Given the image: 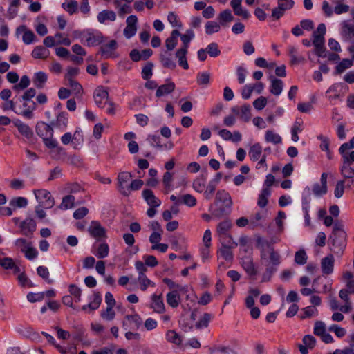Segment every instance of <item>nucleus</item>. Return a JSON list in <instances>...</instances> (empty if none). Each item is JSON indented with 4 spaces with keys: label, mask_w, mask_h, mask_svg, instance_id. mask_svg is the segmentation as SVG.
I'll use <instances>...</instances> for the list:
<instances>
[{
    "label": "nucleus",
    "mask_w": 354,
    "mask_h": 354,
    "mask_svg": "<svg viewBox=\"0 0 354 354\" xmlns=\"http://www.w3.org/2000/svg\"><path fill=\"white\" fill-rule=\"evenodd\" d=\"M109 252V248L107 243H103L99 245L97 250V257L99 259H103L108 256Z\"/></svg>",
    "instance_id": "obj_44"
},
{
    "label": "nucleus",
    "mask_w": 354,
    "mask_h": 354,
    "mask_svg": "<svg viewBox=\"0 0 354 354\" xmlns=\"http://www.w3.org/2000/svg\"><path fill=\"white\" fill-rule=\"evenodd\" d=\"M37 134L43 138H52L53 135V125L45 123L44 122H39L36 125Z\"/></svg>",
    "instance_id": "obj_5"
},
{
    "label": "nucleus",
    "mask_w": 354,
    "mask_h": 354,
    "mask_svg": "<svg viewBox=\"0 0 354 354\" xmlns=\"http://www.w3.org/2000/svg\"><path fill=\"white\" fill-rule=\"evenodd\" d=\"M303 343L308 347V348L312 349L315 346L316 344V339L310 335H306L303 337Z\"/></svg>",
    "instance_id": "obj_58"
},
{
    "label": "nucleus",
    "mask_w": 354,
    "mask_h": 354,
    "mask_svg": "<svg viewBox=\"0 0 354 354\" xmlns=\"http://www.w3.org/2000/svg\"><path fill=\"white\" fill-rule=\"evenodd\" d=\"M62 8L66 10L70 15H73L77 10L78 4L77 1L71 0L68 3H64L62 5Z\"/></svg>",
    "instance_id": "obj_41"
},
{
    "label": "nucleus",
    "mask_w": 354,
    "mask_h": 354,
    "mask_svg": "<svg viewBox=\"0 0 354 354\" xmlns=\"http://www.w3.org/2000/svg\"><path fill=\"white\" fill-rule=\"evenodd\" d=\"M267 102V98L266 97L261 96L253 102V106L257 110L260 111L266 107Z\"/></svg>",
    "instance_id": "obj_51"
},
{
    "label": "nucleus",
    "mask_w": 354,
    "mask_h": 354,
    "mask_svg": "<svg viewBox=\"0 0 354 354\" xmlns=\"http://www.w3.org/2000/svg\"><path fill=\"white\" fill-rule=\"evenodd\" d=\"M142 196L147 202L148 205L152 207H157L160 205L161 201L157 198L152 190L149 189H144L142 191Z\"/></svg>",
    "instance_id": "obj_12"
},
{
    "label": "nucleus",
    "mask_w": 354,
    "mask_h": 354,
    "mask_svg": "<svg viewBox=\"0 0 354 354\" xmlns=\"http://www.w3.org/2000/svg\"><path fill=\"white\" fill-rule=\"evenodd\" d=\"M15 263L13 259L11 257L0 258V266L4 270H11Z\"/></svg>",
    "instance_id": "obj_50"
},
{
    "label": "nucleus",
    "mask_w": 354,
    "mask_h": 354,
    "mask_svg": "<svg viewBox=\"0 0 354 354\" xmlns=\"http://www.w3.org/2000/svg\"><path fill=\"white\" fill-rule=\"evenodd\" d=\"M262 153V147L259 143H255L251 146L249 151V156L250 159L253 161H257L260 158Z\"/></svg>",
    "instance_id": "obj_25"
},
{
    "label": "nucleus",
    "mask_w": 354,
    "mask_h": 354,
    "mask_svg": "<svg viewBox=\"0 0 354 354\" xmlns=\"http://www.w3.org/2000/svg\"><path fill=\"white\" fill-rule=\"evenodd\" d=\"M103 37L101 33L98 35H93V33H88V37L86 39L87 46H94L98 44H100L103 41Z\"/></svg>",
    "instance_id": "obj_31"
},
{
    "label": "nucleus",
    "mask_w": 354,
    "mask_h": 354,
    "mask_svg": "<svg viewBox=\"0 0 354 354\" xmlns=\"http://www.w3.org/2000/svg\"><path fill=\"white\" fill-rule=\"evenodd\" d=\"M218 202H221L223 204L226 205V212L227 211V209L231 208L232 205L231 196L225 190H218L216 192L215 197V204L217 205Z\"/></svg>",
    "instance_id": "obj_11"
},
{
    "label": "nucleus",
    "mask_w": 354,
    "mask_h": 354,
    "mask_svg": "<svg viewBox=\"0 0 354 354\" xmlns=\"http://www.w3.org/2000/svg\"><path fill=\"white\" fill-rule=\"evenodd\" d=\"M47 81V75L45 73L39 71L35 75L34 84L38 88H42Z\"/></svg>",
    "instance_id": "obj_33"
},
{
    "label": "nucleus",
    "mask_w": 354,
    "mask_h": 354,
    "mask_svg": "<svg viewBox=\"0 0 354 354\" xmlns=\"http://www.w3.org/2000/svg\"><path fill=\"white\" fill-rule=\"evenodd\" d=\"M153 303L151 307L158 313H162L165 311V304L162 298V295H153L152 296Z\"/></svg>",
    "instance_id": "obj_17"
},
{
    "label": "nucleus",
    "mask_w": 354,
    "mask_h": 354,
    "mask_svg": "<svg viewBox=\"0 0 354 354\" xmlns=\"http://www.w3.org/2000/svg\"><path fill=\"white\" fill-rule=\"evenodd\" d=\"M95 102L99 107H102L103 101L107 100L109 97V93L104 86H97L93 95Z\"/></svg>",
    "instance_id": "obj_10"
},
{
    "label": "nucleus",
    "mask_w": 354,
    "mask_h": 354,
    "mask_svg": "<svg viewBox=\"0 0 354 354\" xmlns=\"http://www.w3.org/2000/svg\"><path fill=\"white\" fill-rule=\"evenodd\" d=\"M180 301V297L177 290H174L167 293V302L172 308L178 306Z\"/></svg>",
    "instance_id": "obj_21"
},
{
    "label": "nucleus",
    "mask_w": 354,
    "mask_h": 354,
    "mask_svg": "<svg viewBox=\"0 0 354 354\" xmlns=\"http://www.w3.org/2000/svg\"><path fill=\"white\" fill-rule=\"evenodd\" d=\"M113 307L114 306H107L106 311L101 313L102 317L109 321L113 319L115 315V313L113 310Z\"/></svg>",
    "instance_id": "obj_59"
},
{
    "label": "nucleus",
    "mask_w": 354,
    "mask_h": 354,
    "mask_svg": "<svg viewBox=\"0 0 354 354\" xmlns=\"http://www.w3.org/2000/svg\"><path fill=\"white\" fill-rule=\"evenodd\" d=\"M37 200L39 201V207L44 209H50L55 205V200L50 192L46 189L35 190Z\"/></svg>",
    "instance_id": "obj_2"
},
{
    "label": "nucleus",
    "mask_w": 354,
    "mask_h": 354,
    "mask_svg": "<svg viewBox=\"0 0 354 354\" xmlns=\"http://www.w3.org/2000/svg\"><path fill=\"white\" fill-rule=\"evenodd\" d=\"M343 28V32H345L348 38L354 37V25L348 24L344 21Z\"/></svg>",
    "instance_id": "obj_64"
},
{
    "label": "nucleus",
    "mask_w": 354,
    "mask_h": 354,
    "mask_svg": "<svg viewBox=\"0 0 354 354\" xmlns=\"http://www.w3.org/2000/svg\"><path fill=\"white\" fill-rule=\"evenodd\" d=\"M232 226V222L228 218L218 223L216 231L221 237V240H223L225 237L229 238L230 239H232V236L227 233Z\"/></svg>",
    "instance_id": "obj_8"
},
{
    "label": "nucleus",
    "mask_w": 354,
    "mask_h": 354,
    "mask_svg": "<svg viewBox=\"0 0 354 354\" xmlns=\"http://www.w3.org/2000/svg\"><path fill=\"white\" fill-rule=\"evenodd\" d=\"M205 178L204 177V176L202 175L200 178H196V180H194L193 188L196 191L201 192L205 186Z\"/></svg>",
    "instance_id": "obj_49"
},
{
    "label": "nucleus",
    "mask_w": 354,
    "mask_h": 354,
    "mask_svg": "<svg viewBox=\"0 0 354 354\" xmlns=\"http://www.w3.org/2000/svg\"><path fill=\"white\" fill-rule=\"evenodd\" d=\"M75 197L72 195L65 196L62 198V202L59 205V208L61 209H67L74 207Z\"/></svg>",
    "instance_id": "obj_36"
},
{
    "label": "nucleus",
    "mask_w": 354,
    "mask_h": 354,
    "mask_svg": "<svg viewBox=\"0 0 354 354\" xmlns=\"http://www.w3.org/2000/svg\"><path fill=\"white\" fill-rule=\"evenodd\" d=\"M102 297L100 292H94V298L92 302L88 304V307L91 310L97 309L102 302Z\"/></svg>",
    "instance_id": "obj_42"
},
{
    "label": "nucleus",
    "mask_w": 354,
    "mask_h": 354,
    "mask_svg": "<svg viewBox=\"0 0 354 354\" xmlns=\"http://www.w3.org/2000/svg\"><path fill=\"white\" fill-rule=\"evenodd\" d=\"M206 33L211 35L217 32L220 30V25L215 21H208L205 25Z\"/></svg>",
    "instance_id": "obj_46"
},
{
    "label": "nucleus",
    "mask_w": 354,
    "mask_h": 354,
    "mask_svg": "<svg viewBox=\"0 0 354 354\" xmlns=\"http://www.w3.org/2000/svg\"><path fill=\"white\" fill-rule=\"evenodd\" d=\"M230 4L236 15L242 16L243 19L249 18L250 14L248 12L241 8V0H232Z\"/></svg>",
    "instance_id": "obj_18"
},
{
    "label": "nucleus",
    "mask_w": 354,
    "mask_h": 354,
    "mask_svg": "<svg viewBox=\"0 0 354 354\" xmlns=\"http://www.w3.org/2000/svg\"><path fill=\"white\" fill-rule=\"evenodd\" d=\"M187 51L185 50H177L176 52V57L178 58V64L184 69L189 68V64L187 61L186 55Z\"/></svg>",
    "instance_id": "obj_37"
},
{
    "label": "nucleus",
    "mask_w": 354,
    "mask_h": 354,
    "mask_svg": "<svg viewBox=\"0 0 354 354\" xmlns=\"http://www.w3.org/2000/svg\"><path fill=\"white\" fill-rule=\"evenodd\" d=\"M210 75L208 73L198 75L197 82L199 85H207L209 83Z\"/></svg>",
    "instance_id": "obj_61"
},
{
    "label": "nucleus",
    "mask_w": 354,
    "mask_h": 354,
    "mask_svg": "<svg viewBox=\"0 0 354 354\" xmlns=\"http://www.w3.org/2000/svg\"><path fill=\"white\" fill-rule=\"evenodd\" d=\"M180 35V32L178 30H174L171 36L165 41V46L168 51L173 50L178 44V37Z\"/></svg>",
    "instance_id": "obj_16"
},
{
    "label": "nucleus",
    "mask_w": 354,
    "mask_h": 354,
    "mask_svg": "<svg viewBox=\"0 0 354 354\" xmlns=\"http://www.w3.org/2000/svg\"><path fill=\"white\" fill-rule=\"evenodd\" d=\"M242 266L245 271L251 277H254L257 274V271L254 267V264L251 259H246L243 261Z\"/></svg>",
    "instance_id": "obj_26"
},
{
    "label": "nucleus",
    "mask_w": 354,
    "mask_h": 354,
    "mask_svg": "<svg viewBox=\"0 0 354 354\" xmlns=\"http://www.w3.org/2000/svg\"><path fill=\"white\" fill-rule=\"evenodd\" d=\"M211 319V315L209 313H204L203 317L200 319V320L196 322L195 326L196 328L199 329L202 327H207L209 322Z\"/></svg>",
    "instance_id": "obj_48"
},
{
    "label": "nucleus",
    "mask_w": 354,
    "mask_h": 354,
    "mask_svg": "<svg viewBox=\"0 0 354 354\" xmlns=\"http://www.w3.org/2000/svg\"><path fill=\"white\" fill-rule=\"evenodd\" d=\"M168 340L175 344L180 345L181 343L180 337L175 330H169L167 333Z\"/></svg>",
    "instance_id": "obj_53"
},
{
    "label": "nucleus",
    "mask_w": 354,
    "mask_h": 354,
    "mask_svg": "<svg viewBox=\"0 0 354 354\" xmlns=\"http://www.w3.org/2000/svg\"><path fill=\"white\" fill-rule=\"evenodd\" d=\"M226 208H227L226 205H225L224 204H222L218 208L213 210L212 214L216 218H221L223 216L227 215L230 213L231 208L227 209V212H226Z\"/></svg>",
    "instance_id": "obj_39"
},
{
    "label": "nucleus",
    "mask_w": 354,
    "mask_h": 354,
    "mask_svg": "<svg viewBox=\"0 0 354 354\" xmlns=\"http://www.w3.org/2000/svg\"><path fill=\"white\" fill-rule=\"evenodd\" d=\"M17 279H18L19 283L21 284V286L23 287L28 286L29 288H31L33 286V284L30 281H29L28 278L26 276L24 271L21 272L18 275Z\"/></svg>",
    "instance_id": "obj_54"
},
{
    "label": "nucleus",
    "mask_w": 354,
    "mask_h": 354,
    "mask_svg": "<svg viewBox=\"0 0 354 354\" xmlns=\"http://www.w3.org/2000/svg\"><path fill=\"white\" fill-rule=\"evenodd\" d=\"M167 19L174 27H182V24L178 20V16L173 12L168 14Z\"/></svg>",
    "instance_id": "obj_60"
},
{
    "label": "nucleus",
    "mask_w": 354,
    "mask_h": 354,
    "mask_svg": "<svg viewBox=\"0 0 354 354\" xmlns=\"http://www.w3.org/2000/svg\"><path fill=\"white\" fill-rule=\"evenodd\" d=\"M271 86L270 91L274 95H279L283 89V82L280 79H277L273 76L270 77Z\"/></svg>",
    "instance_id": "obj_20"
},
{
    "label": "nucleus",
    "mask_w": 354,
    "mask_h": 354,
    "mask_svg": "<svg viewBox=\"0 0 354 354\" xmlns=\"http://www.w3.org/2000/svg\"><path fill=\"white\" fill-rule=\"evenodd\" d=\"M353 66V59H343L335 67V74H341Z\"/></svg>",
    "instance_id": "obj_30"
},
{
    "label": "nucleus",
    "mask_w": 354,
    "mask_h": 354,
    "mask_svg": "<svg viewBox=\"0 0 354 354\" xmlns=\"http://www.w3.org/2000/svg\"><path fill=\"white\" fill-rule=\"evenodd\" d=\"M88 231L90 235L97 241L106 237L105 228L98 221H93L88 228Z\"/></svg>",
    "instance_id": "obj_3"
},
{
    "label": "nucleus",
    "mask_w": 354,
    "mask_h": 354,
    "mask_svg": "<svg viewBox=\"0 0 354 354\" xmlns=\"http://www.w3.org/2000/svg\"><path fill=\"white\" fill-rule=\"evenodd\" d=\"M153 55V50L150 48L144 49L141 53L138 49H133L129 57L133 62H138L142 60H147Z\"/></svg>",
    "instance_id": "obj_6"
},
{
    "label": "nucleus",
    "mask_w": 354,
    "mask_h": 354,
    "mask_svg": "<svg viewBox=\"0 0 354 354\" xmlns=\"http://www.w3.org/2000/svg\"><path fill=\"white\" fill-rule=\"evenodd\" d=\"M221 247L218 250V252L221 253V255L226 261L232 260L233 253L231 249L233 248V245L227 244V243H225L224 240H221Z\"/></svg>",
    "instance_id": "obj_14"
},
{
    "label": "nucleus",
    "mask_w": 354,
    "mask_h": 354,
    "mask_svg": "<svg viewBox=\"0 0 354 354\" xmlns=\"http://www.w3.org/2000/svg\"><path fill=\"white\" fill-rule=\"evenodd\" d=\"M251 108L249 104H244L241 108V113H240V118L242 119L245 122H249V120L251 118Z\"/></svg>",
    "instance_id": "obj_40"
},
{
    "label": "nucleus",
    "mask_w": 354,
    "mask_h": 354,
    "mask_svg": "<svg viewBox=\"0 0 354 354\" xmlns=\"http://www.w3.org/2000/svg\"><path fill=\"white\" fill-rule=\"evenodd\" d=\"M35 35L31 30H27L24 32L23 35V41L26 44H30L35 41Z\"/></svg>",
    "instance_id": "obj_62"
},
{
    "label": "nucleus",
    "mask_w": 354,
    "mask_h": 354,
    "mask_svg": "<svg viewBox=\"0 0 354 354\" xmlns=\"http://www.w3.org/2000/svg\"><path fill=\"white\" fill-rule=\"evenodd\" d=\"M335 259L332 254H328L321 261L322 272L325 274H330L333 272Z\"/></svg>",
    "instance_id": "obj_9"
},
{
    "label": "nucleus",
    "mask_w": 354,
    "mask_h": 354,
    "mask_svg": "<svg viewBox=\"0 0 354 354\" xmlns=\"http://www.w3.org/2000/svg\"><path fill=\"white\" fill-rule=\"evenodd\" d=\"M48 55L49 51L42 46H36L32 52V56L36 59H46Z\"/></svg>",
    "instance_id": "obj_27"
},
{
    "label": "nucleus",
    "mask_w": 354,
    "mask_h": 354,
    "mask_svg": "<svg viewBox=\"0 0 354 354\" xmlns=\"http://www.w3.org/2000/svg\"><path fill=\"white\" fill-rule=\"evenodd\" d=\"M153 64L151 62H147L142 70V77L144 80H148L152 75V69Z\"/></svg>",
    "instance_id": "obj_43"
},
{
    "label": "nucleus",
    "mask_w": 354,
    "mask_h": 354,
    "mask_svg": "<svg viewBox=\"0 0 354 354\" xmlns=\"http://www.w3.org/2000/svg\"><path fill=\"white\" fill-rule=\"evenodd\" d=\"M181 203L189 207H193L196 204V199L191 194H187L182 196Z\"/></svg>",
    "instance_id": "obj_52"
},
{
    "label": "nucleus",
    "mask_w": 354,
    "mask_h": 354,
    "mask_svg": "<svg viewBox=\"0 0 354 354\" xmlns=\"http://www.w3.org/2000/svg\"><path fill=\"white\" fill-rule=\"evenodd\" d=\"M270 189L268 187L263 189L261 194L259 196L257 202V204L260 207L263 208L268 205V197L270 195Z\"/></svg>",
    "instance_id": "obj_29"
},
{
    "label": "nucleus",
    "mask_w": 354,
    "mask_h": 354,
    "mask_svg": "<svg viewBox=\"0 0 354 354\" xmlns=\"http://www.w3.org/2000/svg\"><path fill=\"white\" fill-rule=\"evenodd\" d=\"M167 52H165V53H161L160 55V60L164 68L174 70L176 68V64L171 57V54L169 53L168 55H167Z\"/></svg>",
    "instance_id": "obj_22"
},
{
    "label": "nucleus",
    "mask_w": 354,
    "mask_h": 354,
    "mask_svg": "<svg viewBox=\"0 0 354 354\" xmlns=\"http://www.w3.org/2000/svg\"><path fill=\"white\" fill-rule=\"evenodd\" d=\"M265 139L268 142H272L275 145L279 144L282 141L281 136L271 130L266 131Z\"/></svg>",
    "instance_id": "obj_35"
},
{
    "label": "nucleus",
    "mask_w": 354,
    "mask_h": 354,
    "mask_svg": "<svg viewBox=\"0 0 354 354\" xmlns=\"http://www.w3.org/2000/svg\"><path fill=\"white\" fill-rule=\"evenodd\" d=\"M326 332L325 324L322 321H317L315 324L314 334L322 336Z\"/></svg>",
    "instance_id": "obj_56"
},
{
    "label": "nucleus",
    "mask_w": 354,
    "mask_h": 354,
    "mask_svg": "<svg viewBox=\"0 0 354 354\" xmlns=\"http://www.w3.org/2000/svg\"><path fill=\"white\" fill-rule=\"evenodd\" d=\"M21 251L24 253L25 257L30 260L35 259L37 256V252L33 247H28L26 249L22 248Z\"/></svg>",
    "instance_id": "obj_55"
},
{
    "label": "nucleus",
    "mask_w": 354,
    "mask_h": 354,
    "mask_svg": "<svg viewBox=\"0 0 354 354\" xmlns=\"http://www.w3.org/2000/svg\"><path fill=\"white\" fill-rule=\"evenodd\" d=\"M28 205V200L24 197H15L10 200V205L12 210L15 211L17 208H22L26 207Z\"/></svg>",
    "instance_id": "obj_24"
},
{
    "label": "nucleus",
    "mask_w": 354,
    "mask_h": 354,
    "mask_svg": "<svg viewBox=\"0 0 354 354\" xmlns=\"http://www.w3.org/2000/svg\"><path fill=\"white\" fill-rule=\"evenodd\" d=\"M69 86L75 94H80L83 91L82 86L77 81L68 78Z\"/></svg>",
    "instance_id": "obj_57"
},
{
    "label": "nucleus",
    "mask_w": 354,
    "mask_h": 354,
    "mask_svg": "<svg viewBox=\"0 0 354 354\" xmlns=\"http://www.w3.org/2000/svg\"><path fill=\"white\" fill-rule=\"evenodd\" d=\"M179 36L180 37L181 41L183 42V46L178 50L187 51V48L189 47V44L190 41L192 40V39L194 37V33L193 30H188L187 31L186 34H183V35L180 34V35H179Z\"/></svg>",
    "instance_id": "obj_23"
},
{
    "label": "nucleus",
    "mask_w": 354,
    "mask_h": 354,
    "mask_svg": "<svg viewBox=\"0 0 354 354\" xmlns=\"http://www.w3.org/2000/svg\"><path fill=\"white\" fill-rule=\"evenodd\" d=\"M346 234L342 226L335 223L333 226L332 234L330 236L331 241V250L335 254L342 253L346 247Z\"/></svg>",
    "instance_id": "obj_1"
},
{
    "label": "nucleus",
    "mask_w": 354,
    "mask_h": 354,
    "mask_svg": "<svg viewBox=\"0 0 354 354\" xmlns=\"http://www.w3.org/2000/svg\"><path fill=\"white\" fill-rule=\"evenodd\" d=\"M132 177L133 176L131 172H121L118 176V189L124 196H128L130 194V191H127L124 189V184L128 182Z\"/></svg>",
    "instance_id": "obj_7"
},
{
    "label": "nucleus",
    "mask_w": 354,
    "mask_h": 354,
    "mask_svg": "<svg viewBox=\"0 0 354 354\" xmlns=\"http://www.w3.org/2000/svg\"><path fill=\"white\" fill-rule=\"evenodd\" d=\"M218 19L219 20L221 24L224 26L225 23L232 21L234 20V17L232 15L231 10L226 9L219 14Z\"/></svg>",
    "instance_id": "obj_32"
},
{
    "label": "nucleus",
    "mask_w": 354,
    "mask_h": 354,
    "mask_svg": "<svg viewBox=\"0 0 354 354\" xmlns=\"http://www.w3.org/2000/svg\"><path fill=\"white\" fill-rule=\"evenodd\" d=\"M267 245L270 247V260L272 265L278 266L280 263V255L278 252H275L273 247H271L270 243Z\"/></svg>",
    "instance_id": "obj_47"
},
{
    "label": "nucleus",
    "mask_w": 354,
    "mask_h": 354,
    "mask_svg": "<svg viewBox=\"0 0 354 354\" xmlns=\"http://www.w3.org/2000/svg\"><path fill=\"white\" fill-rule=\"evenodd\" d=\"M51 125L57 128H64L68 126V118L66 112H60L56 118V120H53Z\"/></svg>",
    "instance_id": "obj_15"
},
{
    "label": "nucleus",
    "mask_w": 354,
    "mask_h": 354,
    "mask_svg": "<svg viewBox=\"0 0 354 354\" xmlns=\"http://www.w3.org/2000/svg\"><path fill=\"white\" fill-rule=\"evenodd\" d=\"M115 13L112 10H104L100 12L97 15V19L100 23H104L107 19L115 21Z\"/></svg>",
    "instance_id": "obj_28"
},
{
    "label": "nucleus",
    "mask_w": 354,
    "mask_h": 354,
    "mask_svg": "<svg viewBox=\"0 0 354 354\" xmlns=\"http://www.w3.org/2000/svg\"><path fill=\"white\" fill-rule=\"evenodd\" d=\"M88 208L82 207L74 212L73 217L77 220L82 219L88 214Z\"/></svg>",
    "instance_id": "obj_63"
},
{
    "label": "nucleus",
    "mask_w": 354,
    "mask_h": 354,
    "mask_svg": "<svg viewBox=\"0 0 354 354\" xmlns=\"http://www.w3.org/2000/svg\"><path fill=\"white\" fill-rule=\"evenodd\" d=\"M206 50L209 55L212 57H216L221 53V51L218 49V46L216 43H211L209 44L206 48Z\"/></svg>",
    "instance_id": "obj_45"
},
{
    "label": "nucleus",
    "mask_w": 354,
    "mask_h": 354,
    "mask_svg": "<svg viewBox=\"0 0 354 354\" xmlns=\"http://www.w3.org/2000/svg\"><path fill=\"white\" fill-rule=\"evenodd\" d=\"M308 257L304 249H301L295 252V262L299 265H304L307 261Z\"/></svg>",
    "instance_id": "obj_38"
},
{
    "label": "nucleus",
    "mask_w": 354,
    "mask_h": 354,
    "mask_svg": "<svg viewBox=\"0 0 354 354\" xmlns=\"http://www.w3.org/2000/svg\"><path fill=\"white\" fill-rule=\"evenodd\" d=\"M14 125L17 128L21 134L24 136L26 138L30 139L33 136L32 129L26 124H24L21 120L17 119L13 120Z\"/></svg>",
    "instance_id": "obj_13"
},
{
    "label": "nucleus",
    "mask_w": 354,
    "mask_h": 354,
    "mask_svg": "<svg viewBox=\"0 0 354 354\" xmlns=\"http://www.w3.org/2000/svg\"><path fill=\"white\" fill-rule=\"evenodd\" d=\"M175 88L176 85L172 82L162 84L157 88L156 95L157 97H160L163 95L170 94L175 90Z\"/></svg>",
    "instance_id": "obj_19"
},
{
    "label": "nucleus",
    "mask_w": 354,
    "mask_h": 354,
    "mask_svg": "<svg viewBox=\"0 0 354 354\" xmlns=\"http://www.w3.org/2000/svg\"><path fill=\"white\" fill-rule=\"evenodd\" d=\"M118 44L115 39L111 40L109 44L100 47L102 55H110L111 52L117 48Z\"/></svg>",
    "instance_id": "obj_34"
},
{
    "label": "nucleus",
    "mask_w": 354,
    "mask_h": 354,
    "mask_svg": "<svg viewBox=\"0 0 354 354\" xmlns=\"http://www.w3.org/2000/svg\"><path fill=\"white\" fill-rule=\"evenodd\" d=\"M19 227L21 233L26 236H32L36 230L37 224L32 218H27L20 223Z\"/></svg>",
    "instance_id": "obj_4"
}]
</instances>
